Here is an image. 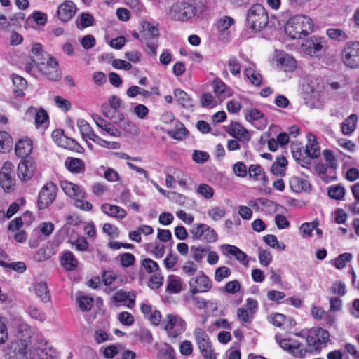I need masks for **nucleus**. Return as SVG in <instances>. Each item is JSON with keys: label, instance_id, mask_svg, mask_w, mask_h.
<instances>
[{"label": "nucleus", "instance_id": "c756f323", "mask_svg": "<svg viewBox=\"0 0 359 359\" xmlns=\"http://www.w3.org/2000/svg\"><path fill=\"white\" fill-rule=\"evenodd\" d=\"M36 294L44 302L50 300V294L48 290L47 284L45 282L37 283L34 285Z\"/></svg>", "mask_w": 359, "mask_h": 359}, {"label": "nucleus", "instance_id": "393cba45", "mask_svg": "<svg viewBox=\"0 0 359 359\" xmlns=\"http://www.w3.org/2000/svg\"><path fill=\"white\" fill-rule=\"evenodd\" d=\"M61 264L66 269L72 271L77 266L78 261L71 251L66 250L61 256Z\"/></svg>", "mask_w": 359, "mask_h": 359}, {"label": "nucleus", "instance_id": "b1692460", "mask_svg": "<svg viewBox=\"0 0 359 359\" xmlns=\"http://www.w3.org/2000/svg\"><path fill=\"white\" fill-rule=\"evenodd\" d=\"M249 175L255 180H262V185L266 186L268 179L263 168L259 165H251L248 168Z\"/></svg>", "mask_w": 359, "mask_h": 359}, {"label": "nucleus", "instance_id": "37998d69", "mask_svg": "<svg viewBox=\"0 0 359 359\" xmlns=\"http://www.w3.org/2000/svg\"><path fill=\"white\" fill-rule=\"evenodd\" d=\"M327 34L330 39L339 41H344L348 38L346 33L340 29L330 28L327 30Z\"/></svg>", "mask_w": 359, "mask_h": 359}, {"label": "nucleus", "instance_id": "864d4df0", "mask_svg": "<svg viewBox=\"0 0 359 359\" xmlns=\"http://www.w3.org/2000/svg\"><path fill=\"white\" fill-rule=\"evenodd\" d=\"M352 255L351 253L345 252L339 255L334 262V266L339 269H341L346 266V263L352 259Z\"/></svg>", "mask_w": 359, "mask_h": 359}, {"label": "nucleus", "instance_id": "5fc2aeb1", "mask_svg": "<svg viewBox=\"0 0 359 359\" xmlns=\"http://www.w3.org/2000/svg\"><path fill=\"white\" fill-rule=\"evenodd\" d=\"M141 265L147 273H151L158 270L159 266L157 262L149 258H144L141 261Z\"/></svg>", "mask_w": 359, "mask_h": 359}, {"label": "nucleus", "instance_id": "c85d7f7f", "mask_svg": "<svg viewBox=\"0 0 359 359\" xmlns=\"http://www.w3.org/2000/svg\"><path fill=\"white\" fill-rule=\"evenodd\" d=\"M287 164V161L285 156L278 157L276 161L272 164L271 172L277 176H283L285 174L284 168Z\"/></svg>", "mask_w": 359, "mask_h": 359}, {"label": "nucleus", "instance_id": "5701e85b", "mask_svg": "<svg viewBox=\"0 0 359 359\" xmlns=\"http://www.w3.org/2000/svg\"><path fill=\"white\" fill-rule=\"evenodd\" d=\"M52 137L54 141L62 147H74L76 142L73 139H68L62 135V131L60 130H55L52 133Z\"/></svg>", "mask_w": 359, "mask_h": 359}, {"label": "nucleus", "instance_id": "4be33fe9", "mask_svg": "<svg viewBox=\"0 0 359 359\" xmlns=\"http://www.w3.org/2000/svg\"><path fill=\"white\" fill-rule=\"evenodd\" d=\"M212 85L214 93L219 100L226 99L231 95L230 90L221 79L214 80Z\"/></svg>", "mask_w": 359, "mask_h": 359}, {"label": "nucleus", "instance_id": "774afa93", "mask_svg": "<svg viewBox=\"0 0 359 359\" xmlns=\"http://www.w3.org/2000/svg\"><path fill=\"white\" fill-rule=\"evenodd\" d=\"M118 318L123 325L126 326H130L134 323L133 316L126 311L121 312Z\"/></svg>", "mask_w": 359, "mask_h": 359}, {"label": "nucleus", "instance_id": "bb28decb", "mask_svg": "<svg viewBox=\"0 0 359 359\" xmlns=\"http://www.w3.org/2000/svg\"><path fill=\"white\" fill-rule=\"evenodd\" d=\"M12 80L13 85L16 86V88L13 89V93L15 95L20 97H24L25 93L23 90L27 87L26 80L17 74L12 75Z\"/></svg>", "mask_w": 359, "mask_h": 359}, {"label": "nucleus", "instance_id": "412c9836", "mask_svg": "<svg viewBox=\"0 0 359 359\" xmlns=\"http://www.w3.org/2000/svg\"><path fill=\"white\" fill-rule=\"evenodd\" d=\"M101 210L107 215L117 219H123L126 216V211L117 205L105 203L101 206Z\"/></svg>", "mask_w": 359, "mask_h": 359}, {"label": "nucleus", "instance_id": "6e6552de", "mask_svg": "<svg viewBox=\"0 0 359 359\" xmlns=\"http://www.w3.org/2000/svg\"><path fill=\"white\" fill-rule=\"evenodd\" d=\"M57 188L56 185L50 182L45 184L41 189L38 196V206L39 209H45L55 199Z\"/></svg>", "mask_w": 359, "mask_h": 359}, {"label": "nucleus", "instance_id": "72a5a7b5", "mask_svg": "<svg viewBox=\"0 0 359 359\" xmlns=\"http://www.w3.org/2000/svg\"><path fill=\"white\" fill-rule=\"evenodd\" d=\"M290 186L294 191L299 193L303 190H306L309 187V184L306 180L301 177L294 176L290 180Z\"/></svg>", "mask_w": 359, "mask_h": 359}, {"label": "nucleus", "instance_id": "1a4fd4ad", "mask_svg": "<svg viewBox=\"0 0 359 359\" xmlns=\"http://www.w3.org/2000/svg\"><path fill=\"white\" fill-rule=\"evenodd\" d=\"M190 292L195 295L198 292H205L212 287V283L210 278L203 273L201 275L193 277L189 282Z\"/></svg>", "mask_w": 359, "mask_h": 359}, {"label": "nucleus", "instance_id": "9d476101", "mask_svg": "<svg viewBox=\"0 0 359 359\" xmlns=\"http://www.w3.org/2000/svg\"><path fill=\"white\" fill-rule=\"evenodd\" d=\"M39 71L50 80L57 81L61 78V72L58 70V62L54 57L46 62Z\"/></svg>", "mask_w": 359, "mask_h": 359}, {"label": "nucleus", "instance_id": "c03bdc74", "mask_svg": "<svg viewBox=\"0 0 359 359\" xmlns=\"http://www.w3.org/2000/svg\"><path fill=\"white\" fill-rule=\"evenodd\" d=\"M146 250L153 253L156 258L162 257L165 253V246L159 243L147 244Z\"/></svg>", "mask_w": 359, "mask_h": 359}, {"label": "nucleus", "instance_id": "6ab92c4d", "mask_svg": "<svg viewBox=\"0 0 359 359\" xmlns=\"http://www.w3.org/2000/svg\"><path fill=\"white\" fill-rule=\"evenodd\" d=\"M112 299L116 302H124L128 308H132L135 304V294L133 292H127L121 290L114 294Z\"/></svg>", "mask_w": 359, "mask_h": 359}, {"label": "nucleus", "instance_id": "a878e982", "mask_svg": "<svg viewBox=\"0 0 359 359\" xmlns=\"http://www.w3.org/2000/svg\"><path fill=\"white\" fill-rule=\"evenodd\" d=\"M358 116L356 114H351L348 116L341 123V131L345 135H349L355 130Z\"/></svg>", "mask_w": 359, "mask_h": 359}, {"label": "nucleus", "instance_id": "7c9ffc66", "mask_svg": "<svg viewBox=\"0 0 359 359\" xmlns=\"http://www.w3.org/2000/svg\"><path fill=\"white\" fill-rule=\"evenodd\" d=\"M244 74L250 80L252 85L255 86H259L262 84V76L254 68H245L244 69Z\"/></svg>", "mask_w": 359, "mask_h": 359}, {"label": "nucleus", "instance_id": "aec40b11", "mask_svg": "<svg viewBox=\"0 0 359 359\" xmlns=\"http://www.w3.org/2000/svg\"><path fill=\"white\" fill-rule=\"evenodd\" d=\"M15 151L18 157H27L32 151V140L29 139L19 140L15 144Z\"/></svg>", "mask_w": 359, "mask_h": 359}, {"label": "nucleus", "instance_id": "9b49d317", "mask_svg": "<svg viewBox=\"0 0 359 359\" xmlns=\"http://www.w3.org/2000/svg\"><path fill=\"white\" fill-rule=\"evenodd\" d=\"M76 11V5L72 1H66L57 8V16L62 22H67L72 18Z\"/></svg>", "mask_w": 359, "mask_h": 359}, {"label": "nucleus", "instance_id": "473e14b6", "mask_svg": "<svg viewBox=\"0 0 359 359\" xmlns=\"http://www.w3.org/2000/svg\"><path fill=\"white\" fill-rule=\"evenodd\" d=\"M194 334L199 349L205 347L208 348L210 346V341L208 334L201 328H196L194 332Z\"/></svg>", "mask_w": 359, "mask_h": 359}, {"label": "nucleus", "instance_id": "39448f33", "mask_svg": "<svg viewBox=\"0 0 359 359\" xmlns=\"http://www.w3.org/2000/svg\"><path fill=\"white\" fill-rule=\"evenodd\" d=\"M196 13V7L187 1H179L173 4L170 9V17L180 21L187 20Z\"/></svg>", "mask_w": 359, "mask_h": 359}, {"label": "nucleus", "instance_id": "0eeeda50", "mask_svg": "<svg viewBox=\"0 0 359 359\" xmlns=\"http://www.w3.org/2000/svg\"><path fill=\"white\" fill-rule=\"evenodd\" d=\"M190 233L193 240H201L206 243H214L217 240V232L205 224H195Z\"/></svg>", "mask_w": 359, "mask_h": 359}, {"label": "nucleus", "instance_id": "4468645a", "mask_svg": "<svg viewBox=\"0 0 359 359\" xmlns=\"http://www.w3.org/2000/svg\"><path fill=\"white\" fill-rule=\"evenodd\" d=\"M302 46L304 47V52L311 56H317L323 49L321 39L316 36H313L309 40L305 41Z\"/></svg>", "mask_w": 359, "mask_h": 359}, {"label": "nucleus", "instance_id": "f03ea898", "mask_svg": "<svg viewBox=\"0 0 359 359\" xmlns=\"http://www.w3.org/2000/svg\"><path fill=\"white\" fill-rule=\"evenodd\" d=\"M313 25L310 18L298 15L291 18L285 25V32L292 39H300L307 36L312 30Z\"/></svg>", "mask_w": 359, "mask_h": 359}, {"label": "nucleus", "instance_id": "f257e3e1", "mask_svg": "<svg viewBox=\"0 0 359 359\" xmlns=\"http://www.w3.org/2000/svg\"><path fill=\"white\" fill-rule=\"evenodd\" d=\"M275 339L283 349L296 358H303L307 353L320 352L327 346L330 341V334L321 327L309 330L305 337L306 347H304L302 344L295 339H283L280 334H276Z\"/></svg>", "mask_w": 359, "mask_h": 359}, {"label": "nucleus", "instance_id": "f704fd0d", "mask_svg": "<svg viewBox=\"0 0 359 359\" xmlns=\"http://www.w3.org/2000/svg\"><path fill=\"white\" fill-rule=\"evenodd\" d=\"M209 250L210 247L192 245L190 248V252L192 257L197 263H201L202 262L203 258L208 252H209Z\"/></svg>", "mask_w": 359, "mask_h": 359}, {"label": "nucleus", "instance_id": "13d9d810", "mask_svg": "<svg viewBox=\"0 0 359 359\" xmlns=\"http://www.w3.org/2000/svg\"><path fill=\"white\" fill-rule=\"evenodd\" d=\"M197 192L207 199H210L213 196V189L206 184H201L198 189Z\"/></svg>", "mask_w": 359, "mask_h": 359}, {"label": "nucleus", "instance_id": "de8ad7c7", "mask_svg": "<svg viewBox=\"0 0 359 359\" xmlns=\"http://www.w3.org/2000/svg\"><path fill=\"white\" fill-rule=\"evenodd\" d=\"M345 194V189L344 187L337 185L331 187L328 189V196L333 199L341 200Z\"/></svg>", "mask_w": 359, "mask_h": 359}, {"label": "nucleus", "instance_id": "20e7f679", "mask_svg": "<svg viewBox=\"0 0 359 359\" xmlns=\"http://www.w3.org/2000/svg\"><path fill=\"white\" fill-rule=\"evenodd\" d=\"M343 63L350 69L359 68V41L347 42L341 53Z\"/></svg>", "mask_w": 359, "mask_h": 359}, {"label": "nucleus", "instance_id": "0e129e2a", "mask_svg": "<svg viewBox=\"0 0 359 359\" xmlns=\"http://www.w3.org/2000/svg\"><path fill=\"white\" fill-rule=\"evenodd\" d=\"M241 287L240 283L235 280L226 283L224 287V290L229 294H235L240 290Z\"/></svg>", "mask_w": 359, "mask_h": 359}, {"label": "nucleus", "instance_id": "bf43d9fd", "mask_svg": "<svg viewBox=\"0 0 359 359\" xmlns=\"http://www.w3.org/2000/svg\"><path fill=\"white\" fill-rule=\"evenodd\" d=\"M323 155L330 168L336 169L337 167V161L334 154L330 150H324Z\"/></svg>", "mask_w": 359, "mask_h": 359}, {"label": "nucleus", "instance_id": "09e8293b", "mask_svg": "<svg viewBox=\"0 0 359 359\" xmlns=\"http://www.w3.org/2000/svg\"><path fill=\"white\" fill-rule=\"evenodd\" d=\"M226 211L225 208L219 206L212 207L208 212V215L214 221H217L225 217Z\"/></svg>", "mask_w": 359, "mask_h": 359}, {"label": "nucleus", "instance_id": "338daca9", "mask_svg": "<svg viewBox=\"0 0 359 359\" xmlns=\"http://www.w3.org/2000/svg\"><path fill=\"white\" fill-rule=\"evenodd\" d=\"M166 349H161L158 353L159 359H175L174 349L168 344H165Z\"/></svg>", "mask_w": 359, "mask_h": 359}, {"label": "nucleus", "instance_id": "603ef678", "mask_svg": "<svg viewBox=\"0 0 359 359\" xmlns=\"http://www.w3.org/2000/svg\"><path fill=\"white\" fill-rule=\"evenodd\" d=\"M231 274V270L226 266H219L215 272V280L217 282H221L224 278L229 277Z\"/></svg>", "mask_w": 359, "mask_h": 359}, {"label": "nucleus", "instance_id": "c9c22d12", "mask_svg": "<svg viewBox=\"0 0 359 359\" xmlns=\"http://www.w3.org/2000/svg\"><path fill=\"white\" fill-rule=\"evenodd\" d=\"M77 126L83 138L87 141V138L92 140L93 135H95L91 129L89 123L84 119H79L77 121Z\"/></svg>", "mask_w": 359, "mask_h": 359}, {"label": "nucleus", "instance_id": "7ed1b4c3", "mask_svg": "<svg viewBox=\"0 0 359 359\" xmlns=\"http://www.w3.org/2000/svg\"><path fill=\"white\" fill-rule=\"evenodd\" d=\"M269 23L268 13L261 4L252 5L246 14V25L253 31H260Z\"/></svg>", "mask_w": 359, "mask_h": 359}, {"label": "nucleus", "instance_id": "e433bc0d", "mask_svg": "<svg viewBox=\"0 0 359 359\" xmlns=\"http://www.w3.org/2000/svg\"><path fill=\"white\" fill-rule=\"evenodd\" d=\"M13 145V140L10 135L5 131H0V152L9 151Z\"/></svg>", "mask_w": 359, "mask_h": 359}, {"label": "nucleus", "instance_id": "a18cd8bd", "mask_svg": "<svg viewBox=\"0 0 359 359\" xmlns=\"http://www.w3.org/2000/svg\"><path fill=\"white\" fill-rule=\"evenodd\" d=\"M318 224L319 222L317 220L313 221L312 222H306L302 224L299 228V231L302 234V236H311L313 230L316 229Z\"/></svg>", "mask_w": 359, "mask_h": 359}, {"label": "nucleus", "instance_id": "a19ab883", "mask_svg": "<svg viewBox=\"0 0 359 359\" xmlns=\"http://www.w3.org/2000/svg\"><path fill=\"white\" fill-rule=\"evenodd\" d=\"M279 62L285 72H292L297 67L296 60L289 55H283Z\"/></svg>", "mask_w": 359, "mask_h": 359}, {"label": "nucleus", "instance_id": "3c124183", "mask_svg": "<svg viewBox=\"0 0 359 359\" xmlns=\"http://www.w3.org/2000/svg\"><path fill=\"white\" fill-rule=\"evenodd\" d=\"M22 348L18 349L16 353L17 359H33V353L29 348V344L22 345Z\"/></svg>", "mask_w": 359, "mask_h": 359}, {"label": "nucleus", "instance_id": "423d86ee", "mask_svg": "<svg viewBox=\"0 0 359 359\" xmlns=\"http://www.w3.org/2000/svg\"><path fill=\"white\" fill-rule=\"evenodd\" d=\"M169 337L176 338L186 329L185 321L177 315L168 314L163 322Z\"/></svg>", "mask_w": 359, "mask_h": 359}, {"label": "nucleus", "instance_id": "cd10ccee", "mask_svg": "<svg viewBox=\"0 0 359 359\" xmlns=\"http://www.w3.org/2000/svg\"><path fill=\"white\" fill-rule=\"evenodd\" d=\"M175 130H170L167 132V134L170 137L177 140H182L187 135H188V130L180 121H175Z\"/></svg>", "mask_w": 359, "mask_h": 359}, {"label": "nucleus", "instance_id": "e2e57ef3", "mask_svg": "<svg viewBox=\"0 0 359 359\" xmlns=\"http://www.w3.org/2000/svg\"><path fill=\"white\" fill-rule=\"evenodd\" d=\"M259 259L262 266H266L271 262L272 256L269 251L266 250H259Z\"/></svg>", "mask_w": 359, "mask_h": 359}, {"label": "nucleus", "instance_id": "49530a36", "mask_svg": "<svg viewBox=\"0 0 359 359\" xmlns=\"http://www.w3.org/2000/svg\"><path fill=\"white\" fill-rule=\"evenodd\" d=\"M79 306L82 311H88L93 305V299L90 297L83 295L77 298Z\"/></svg>", "mask_w": 359, "mask_h": 359}, {"label": "nucleus", "instance_id": "f8f14e48", "mask_svg": "<svg viewBox=\"0 0 359 359\" xmlns=\"http://www.w3.org/2000/svg\"><path fill=\"white\" fill-rule=\"evenodd\" d=\"M35 169L34 163L32 161H21L18 166V176L22 181H27L34 175Z\"/></svg>", "mask_w": 359, "mask_h": 359}, {"label": "nucleus", "instance_id": "69168bd1", "mask_svg": "<svg viewBox=\"0 0 359 359\" xmlns=\"http://www.w3.org/2000/svg\"><path fill=\"white\" fill-rule=\"evenodd\" d=\"M303 152L306 154L307 156L311 158H316L320 154V149L317 144L313 142L309 145H307L306 149L304 150Z\"/></svg>", "mask_w": 359, "mask_h": 359}, {"label": "nucleus", "instance_id": "680f3d73", "mask_svg": "<svg viewBox=\"0 0 359 359\" xmlns=\"http://www.w3.org/2000/svg\"><path fill=\"white\" fill-rule=\"evenodd\" d=\"M135 257L131 253H123L120 255V261L123 267H129L134 264Z\"/></svg>", "mask_w": 359, "mask_h": 359}, {"label": "nucleus", "instance_id": "2f4dec72", "mask_svg": "<svg viewBox=\"0 0 359 359\" xmlns=\"http://www.w3.org/2000/svg\"><path fill=\"white\" fill-rule=\"evenodd\" d=\"M65 165L68 170L74 173H81L85 170L84 163L79 158H67Z\"/></svg>", "mask_w": 359, "mask_h": 359}, {"label": "nucleus", "instance_id": "052dcab7", "mask_svg": "<svg viewBox=\"0 0 359 359\" xmlns=\"http://www.w3.org/2000/svg\"><path fill=\"white\" fill-rule=\"evenodd\" d=\"M6 319L0 316V344H4L8 339Z\"/></svg>", "mask_w": 359, "mask_h": 359}, {"label": "nucleus", "instance_id": "58836bf2", "mask_svg": "<svg viewBox=\"0 0 359 359\" xmlns=\"http://www.w3.org/2000/svg\"><path fill=\"white\" fill-rule=\"evenodd\" d=\"M174 95L180 104L184 107L191 108L193 107L191 99L184 90L181 89H176L174 91Z\"/></svg>", "mask_w": 359, "mask_h": 359}, {"label": "nucleus", "instance_id": "dca6fc26", "mask_svg": "<svg viewBox=\"0 0 359 359\" xmlns=\"http://www.w3.org/2000/svg\"><path fill=\"white\" fill-rule=\"evenodd\" d=\"M64 192L71 198H79L85 196L84 191L77 184L68 181L61 182Z\"/></svg>", "mask_w": 359, "mask_h": 359}, {"label": "nucleus", "instance_id": "6e6d98bb", "mask_svg": "<svg viewBox=\"0 0 359 359\" xmlns=\"http://www.w3.org/2000/svg\"><path fill=\"white\" fill-rule=\"evenodd\" d=\"M92 141L97 143V144L106 147L108 149H117L118 147V143L116 142H108L106 141L101 137H100L97 135H93L92 137Z\"/></svg>", "mask_w": 359, "mask_h": 359}, {"label": "nucleus", "instance_id": "79ce46f5", "mask_svg": "<svg viewBox=\"0 0 359 359\" xmlns=\"http://www.w3.org/2000/svg\"><path fill=\"white\" fill-rule=\"evenodd\" d=\"M235 23V20L230 16H223L217 22L216 27L219 32H225Z\"/></svg>", "mask_w": 359, "mask_h": 359}, {"label": "nucleus", "instance_id": "a211bd4d", "mask_svg": "<svg viewBox=\"0 0 359 359\" xmlns=\"http://www.w3.org/2000/svg\"><path fill=\"white\" fill-rule=\"evenodd\" d=\"M26 114L34 115V123L36 127L43 125L48 120V113L42 107L37 110L35 107L31 106L27 109Z\"/></svg>", "mask_w": 359, "mask_h": 359}, {"label": "nucleus", "instance_id": "ea45409f", "mask_svg": "<svg viewBox=\"0 0 359 359\" xmlns=\"http://www.w3.org/2000/svg\"><path fill=\"white\" fill-rule=\"evenodd\" d=\"M167 290L172 293H178L182 290V283L179 278L170 276L168 278Z\"/></svg>", "mask_w": 359, "mask_h": 359}, {"label": "nucleus", "instance_id": "4d7b16f0", "mask_svg": "<svg viewBox=\"0 0 359 359\" xmlns=\"http://www.w3.org/2000/svg\"><path fill=\"white\" fill-rule=\"evenodd\" d=\"M53 57L49 56L46 53H42L40 56H32V60L34 65L38 67L39 70L43 66L46 62H48Z\"/></svg>", "mask_w": 359, "mask_h": 359}, {"label": "nucleus", "instance_id": "2eb2a0df", "mask_svg": "<svg viewBox=\"0 0 359 359\" xmlns=\"http://www.w3.org/2000/svg\"><path fill=\"white\" fill-rule=\"evenodd\" d=\"M229 133L236 140L245 143H248L250 140L249 132L239 123H231Z\"/></svg>", "mask_w": 359, "mask_h": 359}, {"label": "nucleus", "instance_id": "4c0bfd02", "mask_svg": "<svg viewBox=\"0 0 359 359\" xmlns=\"http://www.w3.org/2000/svg\"><path fill=\"white\" fill-rule=\"evenodd\" d=\"M142 29L144 32V36L145 41L147 37H149V40H157L159 33L156 27L148 22H144L142 24Z\"/></svg>", "mask_w": 359, "mask_h": 359}, {"label": "nucleus", "instance_id": "f3484780", "mask_svg": "<svg viewBox=\"0 0 359 359\" xmlns=\"http://www.w3.org/2000/svg\"><path fill=\"white\" fill-rule=\"evenodd\" d=\"M92 117L96 125L101 129L108 133L109 135L114 137H119L121 135V132L118 129H117L114 126L107 122L99 115L93 114Z\"/></svg>", "mask_w": 359, "mask_h": 359}, {"label": "nucleus", "instance_id": "ddd939ff", "mask_svg": "<svg viewBox=\"0 0 359 359\" xmlns=\"http://www.w3.org/2000/svg\"><path fill=\"white\" fill-rule=\"evenodd\" d=\"M18 337L19 338L22 345L29 344L32 334L31 327L26 323L19 320L15 325Z\"/></svg>", "mask_w": 359, "mask_h": 359}, {"label": "nucleus", "instance_id": "8fccbe9b", "mask_svg": "<svg viewBox=\"0 0 359 359\" xmlns=\"http://www.w3.org/2000/svg\"><path fill=\"white\" fill-rule=\"evenodd\" d=\"M0 184L4 191L10 192L14 189L15 179L12 177L11 175H8L4 177L0 176Z\"/></svg>", "mask_w": 359, "mask_h": 359}]
</instances>
